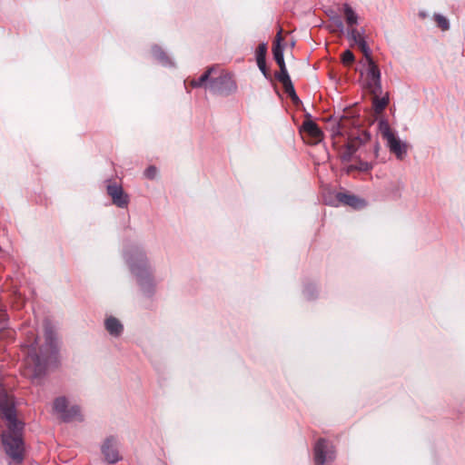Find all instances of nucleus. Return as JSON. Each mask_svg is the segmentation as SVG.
Here are the masks:
<instances>
[{
	"mask_svg": "<svg viewBox=\"0 0 465 465\" xmlns=\"http://www.w3.org/2000/svg\"><path fill=\"white\" fill-rule=\"evenodd\" d=\"M0 416L6 420V430L1 434L2 444L6 455L15 462L24 460L23 440L24 423L16 418L13 396L9 395L0 383Z\"/></svg>",
	"mask_w": 465,
	"mask_h": 465,
	"instance_id": "1",
	"label": "nucleus"
},
{
	"mask_svg": "<svg viewBox=\"0 0 465 465\" xmlns=\"http://www.w3.org/2000/svg\"><path fill=\"white\" fill-rule=\"evenodd\" d=\"M351 120L348 117H341L340 121L331 129L332 137L348 135V141L345 144L349 149H353L356 153L361 145L366 143L371 139V134L365 131L357 129L351 133H348V128L351 124Z\"/></svg>",
	"mask_w": 465,
	"mask_h": 465,
	"instance_id": "2",
	"label": "nucleus"
},
{
	"mask_svg": "<svg viewBox=\"0 0 465 465\" xmlns=\"http://www.w3.org/2000/svg\"><path fill=\"white\" fill-rule=\"evenodd\" d=\"M128 263L132 272L137 277L142 289L150 293L153 284L145 255L138 252L134 256H130Z\"/></svg>",
	"mask_w": 465,
	"mask_h": 465,
	"instance_id": "3",
	"label": "nucleus"
},
{
	"mask_svg": "<svg viewBox=\"0 0 465 465\" xmlns=\"http://www.w3.org/2000/svg\"><path fill=\"white\" fill-rule=\"evenodd\" d=\"M27 352L25 358V371L24 374L31 379L41 377L46 369L45 361L37 353V340L26 345Z\"/></svg>",
	"mask_w": 465,
	"mask_h": 465,
	"instance_id": "4",
	"label": "nucleus"
},
{
	"mask_svg": "<svg viewBox=\"0 0 465 465\" xmlns=\"http://www.w3.org/2000/svg\"><path fill=\"white\" fill-rule=\"evenodd\" d=\"M209 90L214 94L228 95L236 92L237 84L231 74L222 73L217 77L212 76L209 81Z\"/></svg>",
	"mask_w": 465,
	"mask_h": 465,
	"instance_id": "5",
	"label": "nucleus"
},
{
	"mask_svg": "<svg viewBox=\"0 0 465 465\" xmlns=\"http://www.w3.org/2000/svg\"><path fill=\"white\" fill-rule=\"evenodd\" d=\"M315 465H330L335 460L334 446L326 439H319L313 448Z\"/></svg>",
	"mask_w": 465,
	"mask_h": 465,
	"instance_id": "6",
	"label": "nucleus"
},
{
	"mask_svg": "<svg viewBox=\"0 0 465 465\" xmlns=\"http://www.w3.org/2000/svg\"><path fill=\"white\" fill-rule=\"evenodd\" d=\"M305 116L306 119L300 128V133L303 135L304 139H307L309 143L316 144L322 140L323 133L317 124L311 119V114H307Z\"/></svg>",
	"mask_w": 465,
	"mask_h": 465,
	"instance_id": "7",
	"label": "nucleus"
},
{
	"mask_svg": "<svg viewBox=\"0 0 465 465\" xmlns=\"http://www.w3.org/2000/svg\"><path fill=\"white\" fill-rule=\"evenodd\" d=\"M366 87L371 94L382 93L381 83V72L372 59L368 62Z\"/></svg>",
	"mask_w": 465,
	"mask_h": 465,
	"instance_id": "8",
	"label": "nucleus"
},
{
	"mask_svg": "<svg viewBox=\"0 0 465 465\" xmlns=\"http://www.w3.org/2000/svg\"><path fill=\"white\" fill-rule=\"evenodd\" d=\"M108 195L111 197L112 202L114 205L119 208H125L129 203V196L123 190V187L116 183H109L106 186Z\"/></svg>",
	"mask_w": 465,
	"mask_h": 465,
	"instance_id": "9",
	"label": "nucleus"
},
{
	"mask_svg": "<svg viewBox=\"0 0 465 465\" xmlns=\"http://www.w3.org/2000/svg\"><path fill=\"white\" fill-rule=\"evenodd\" d=\"M335 198L341 204L350 206L355 210H361L367 205L364 199L360 198L348 191L337 193Z\"/></svg>",
	"mask_w": 465,
	"mask_h": 465,
	"instance_id": "10",
	"label": "nucleus"
},
{
	"mask_svg": "<svg viewBox=\"0 0 465 465\" xmlns=\"http://www.w3.org/2000/svg\"><path fill=\"white\" fill-rule=\"evenodd\" d=\"M102 453L109 463H115L121 460L115 437L110 436L105 439L102 445Z\"/></svg>",
	"mask_w": 465,
	"mask_h": 465,
	"instance_id": "11",
	"label": "nucleus"
},
{
	"mask_svg": "<svg viewBox=\"0 0 465 465\" xmlns=\"http://www.w3.org/2000/svg\"><path fill=\"white\" fill-rule=\"evenodd\" d=\"M387 144L390 151L393 153L399 160H402L405 157L407 153L406 144L401 143L395 135L387 141Z\"/></svg>",
	"mask_w": 465,
	"mask_h": 465,
	"instance_id": "12",
	"label": "nucleus"
},
{
	"mask_svg": "<svg viewBox=\"0 0 465 465\" xmlns=\"http://www.w3.org/2000/svg\"><path fill=\"white\" fill-rule=\"evenodd\" d=\"M104 327L114 337H119L124 331V326L121 322L114 316H109L105 319Z\"/></svg>",
	"mask_w": 465,
	"mask_h": 465,
	"instance_id": "13",
	"label": "nucleus"
},
{
	"mask_svg": "<svg viewBox=\"0 0 465 465\" xmlns=\"http://www.w3.org/2000/svg\"><path fill=\"white\" fill-rule=\"evenodd\" d=\"M214 70V66L209 67L198 79H192L190 85L193 88L204 87L205 89H209V81Z\"/></svg>",
	"mask_w": 465,
	"mask_h": 465,
	"instance_id": "14",
	"label": "nucleus"
},
{
	"mask_svg": "<svg viewBox=\"0 0 465 465\" xmlns=\"http://www.w3.org/2000/svg\"><path fill=\"white\" fill-rule=\"evenodd\" d=\"M382 93L371 94L372 95V107L376 114H381L389 104V94L386 93L384 96L380 97Z\"/></svg>",
	"mask_w": 465,
	"mask_h": 465,
	"instance_id": "15",
	"label": "nucleus"
},
{
	"mask_svg": "<svg viewBox=\"0 0 465 465\" xmlns=\"http://www.w3.org/2000/svg\"><path fill=\"white\" fill-rule=\"evenodd\" d=\"M281 40H282L281 32H279L275 41L273 42L272 54H273V58H274L275 62L277 63V64L279 65V67H283L286 65H285V62H284V58H283V48L281 45Z\"/></svg>",
	"mask_w": 465,
	"mask_h": 465,
	"instance_id": "16",
	"label": "nucleus"
},
{
	"mask_svg": "<svg viewBox=\"0 0 465 465\" xmlns=\"http://www.w3.org/2000/svg\"><path fill=\"white\" fill-rule=\"evenodd\" d=\"M62 420L65 422H69L72 420H82V415L80 413V409L78 406H72L70 409H66L65 413L62 416Z\"/></svg>",
	"mask_w": 465,
	"mask_h": 465,
	"instance_id": "17",
	"label": "nucleus"
},
{
	"mask_svg": "<svg viewBox=\"0 0 465 465\" xmlns=\"http://www.w3.org/2000/svg\"><path fill=\"white\" fill-rule=\"evenodd\" d=\"M284 92L290 96L291 100L294 104H299L301 103L300 98L298 97L294 86L292 83V80L288 82L282 83Z\"/></svg>",
	"mask_w": 465,
	"mask_h": 465,
	"instance_id": "18",
	"label": "nucleus"
},
{
	"mask_svg": "<svg viewBox=\"0 0 465 465\" xmlns=\"http://www.w3.org/2000/svg\"><path fill=\"white\" fill-rule=\"evenodd\" d=\"M379 131L382 138L386 141L395 135L387 120H381L379 122Z\"/></svg>",
	"mask_w": 465,
	"mask_h": 465,
	"instance_id": "19",
	"label": "nucleus"
},
{
	"mask_svg": "<svg viewBox=\"0 0 465 465\" xmlns=\"http://www.w3.org/2000/svg\"><path fill=\"white\" fill-rule=\"evenodd\" d=\"M152 54L158 62L162 63L163 64L166 65L170 64L168 55L161 47L156 45L153 46L152 48Z\"/></svg>",
	"mask_w": 465,
	"mask_h": 465,
	"instance_id": "20",
	"label": "nucleus"
},
{
	"mask_svg": "<svg viewBox=\"0 0 465 465\" xmlns=\"http://www.w3.org/2000/svg\"><path fill=\"white\" fill-rule=\"evenodd\" d=\"M344 15L346 22L349 25L351 26L357 24L358 16L356 13L352 10V8L348 5H344Z\"/></svg>",
	"mask_w": 465,
	"mask_h": 465,
	"instance_id": "21",
	"label": "nucleus"
},
{
	"mask_svg": "<svg viewBox=\"0 0 465 465\" xmlns=\"http://www.w3.org/2000/svg\"><path fill=\"white\" fill-rule=\"evenodd\" d=\"M67 409V401L64 397H59L55 399L54 402V410L60 414V416H64Z\"/></svg>",
	"mask_w": 465,
	"mask_h": 465,
	"instance_id": "22",
	"label": "nucleus"
},
{
	"mask_svg": "<svg viewBox=\"0 0 465 465\" xmlns=\"http://www.w3.org/2000/svg\"><path fill=\"white\" fill-rule=\"evenodd\" d=\"M434 21L437 24V26L443 31H446L450 28V24H449L448 19L441 15L436 14L434 15Z\"/></svg>",
	"mask_w": 465,
	"mask_h": 465,
	"instance_id": "23",
	"label": "nucleus"
},
{
	"mask_svg": "<svg viewBox=\"0 0 465 465\" xmlns=\"http://www.w3.org/2000/svg\"><path fill=\"white\" fill-rule=\"evenodd\" d=\"M348 34L357 45H360L362 41H365L363 35L355 28L350 29Z\"/></svg>",
	"mask_w": 465,
	"mask_h": 465,
	"instance_id": "24",
	"label": "nucleus"
},
{
	"mask_svg": "<svg viewBox=\"0 0 465 465\" xmlns=\"http://www.w3.org/2000/svg\"><path fill=\"white\" fill-rule=\"evenodd\" d=\"M266 54H267V45L264 43L260 44L255 52L256 61L266 60Z\"/></svg>",
	"mask_w": 465,
	"mask_h": 465,
	"instance_id": "25",
	"label": "nucleus"
},
{
	"mask_svg": "<svg viewBox=\"0 0 465 465\" xmlns=\"http://www.w3.org/2000/svg\"><path fill=\"white\" fill-rule=\"evenodd\" d=\"M275 78L282 84L291 80L286 66L280 67V72L275 74Z\"/></svg>",
	"mask_w": 465,
	"mask_h": 465,
	"instance_id": "26",
	"label": "nucleus"
},
{
	"mask_svg": "<svg viewBox=\"0 0 465 465\" xmlns=\"http://www.w3.org/2000/svg\"><path fill=\"white\" fill-rule=\"evenodd\" d=\"M341 61L344 65H351L354 62V54L351 51L346 50L341 54Z\"/></svg>",
	"mask_w": 465,
	"mask_h": 465,
	"instance_id": "27",
	"label": "nucleus"
},
{
	"mask_svg": "<svg viewBox=\"0 0 465 465\" xmlns=\"http://www.w3.org/2000/svg\"><path fill=\"white\" fill-rule=\"evenodd\" d=\"M355 153H353V149H349L348 147L344 146L342 151L340 153L341 160L345 162H350Z\"/></svg>",
	"mask_w": 465,
	"mask_h": 465,
	"instance_id": "28",
	"label": "nucleus"
},
{
	"mask_svg": "<svg viewBox=\"0 0 465 465\" xmlns=\"http://www.w3.org/2000/svg\"><path fill=\"white\" fill-rule=\"evenodd\" d=\"M358 47L361 50V52L363 54V55L365 56L367 62H370V59H372L371 55V49L368 46L366 41H362L361 43V45H358Z\"/></svg>",
	"mask_w": 465,
	"mask_h": 465,
	"instance_id": "29",
	"label": "nucleus"
},
{
	"mask_svg": "<svg viewBox=\"0 0 465 465\" xmlns=\"http://www.w3.org/2000/svg\"><path fill=\"white\" fill-rule=\"evenodd\" d=\"M257 62V65L259 67V69L261 70V72L262 73V74L266 77V78H269L270 77V73L267 69V66H266V60H262V61H256Z\"/></svg>",
	"mask_w": 465,
	"mask_h": 465,
	"instance_id": "30",
	"label": "nucleus"
},
{
	"mask_svg": "<svg viewBox=\"0 0 465 465\" xmlns=\"http://www.w3.org/2000/svg\"><path fill=\"white\" fill-rule=\"evenodd\" d=\"M157 174V169L155 166H149L145 171H144V175L148 178V179H153Z\"/></svg>",
	"mask_w": 465,
	"mask_h": 465,
	"instance_id": "31",
	"label": "nucleus"
},
{
	"mask_svg": "<svg viewBox=\"0 0 465 465\" xmlns=\"http://www.w3.org/2000/svg\"><path fill=\"white\" fill-rule=\"evenodd\" d=\"M371 169V165L367 162H361L360 165L358 166V170L366 172Z\"/></svg>",
	"mask_w": 465,
	"mask_h": 465,
	"instance_id": "32",
	"label": "nucleus"
},
{
	"mask_svg": "<svg viewBox=\"0 0 465 465\" xmlns=\"http://www.w3.org/2000/svg\"><path fill=\"white\" fill-rule=\"evenodd\" d=\"M355 170H358V166L357 165H354V164H350L348 165L346 168H345V172L346 173H352L353 171Z\"/></svg>",
	"mask_w": 465,
	"mask_h": 465,
	"instance_id": "33",
	"label": "nucleus"
},
{
	"mask_svg": "<svg viewBox=\"0 0 465 465\" xmlns=\"http://www.w3.org/2000/svg\"><path fill=\"white\" fill-rule=\"evenodd\" d=\"M52 339V332L51 331H46V340L47 341H51Z\"/></svg>",
	"mask_w": 465,
	"mask_h": 465,
	"instance_id": "34",
	"label": "nucleus"
}]
</instances>
